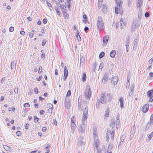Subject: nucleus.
Returning a JSON list of instances; mask_svg holds the SVG:
<instances>
[{"instance_id": "33", "label": "nucleus", "mask_w": 153, "mask_h": 153, "mask_svg": "<svg viewBox=\"0 0 153 153\" xmlns=\"http://www.w3.org/2000/svg\"><path fill=\"white\" fill-rule=\"evenodd\" d=\"M118 9L119 7H117V6L115 7V13L117 14H118Z\"/></svg>"}, {"instance_id": "35", "label": "nucleus", "mask_w": 153, "mask_h": 153, "mask_svg": "<svg viewBox=\"0 0 153 153\" xmlns=\"http://www.w3.org/2000/svg\"><path fill=\"white\" fill-rule=\"evenodd\" d=\"M103 9H102V11L103 12H104L106 11V8H107V6L106 5V4L103 5Z\"/></svg>"}, {"instance_id": "52", "label": "nucleus", "mask_w": 153, "mask_h": 153, "mask_svg": "<svg viewBox=\"0 0 153 153\" xmlns=\"http://www.w3.org/2000/svg\"><path fill=\"white\" fill-rule=\"evenodd\" d=\"M149 14L148 12H146L145 14V16L146 17V18L148 17L149 16Z\"/></svg>"}, {"instance_id": "13", "label": "nucleus", "mask_w": 153, "mask_h": 153, "mask_svg": "<svg viewBox=\"0 0 153 153\" xmlns=\"http://www.w3.org/2000/svg\"><path fill=\"white\" fill-rule=\"evenodd\" d=\"M83 112V115H87L88 114V107L86 106L85 109L82 110Z\"/></svg>"}, {"instance_id": "28", "label": "nucleus", "mask_w": 153, "mask_h": 153, "mask_svg": "<svg viewBox=\"0 0 153 153\" xmlns=\"http://www.w3.org/2000/svg\"><path fill=\"white\" fill-rule=\"evenodd\" d=\"M76 37L78 41H80L81 40V37L79 35V34L78 32V33L76 35Z\"/></svg>"}, {"instance_id": "39", "label": "nucleus", "mask_w": 153, "mask_h": 153, "mask_svg": "<svg viewBox=\"0 0 153 153\" xmlns=\"http://www.w3.org/2000/svg\"><path fill=\"white\" fill-rule=\"evenodd\" d=\"M16 134L17 136H19L21 135L22 133L20 131H18L16 132Z\"/></svg>"}, {"instance_id": "37", "label": "nucleus", "mask_w": 153, "mask_h": 153, "mask_svg": "<svg viewBox=\"0 0 153 153\" xmlns=\"http://www.w3.org/2000/svg\"><path fill=\"white\" fill-rule=\"evenodd\" d=\"M71 95V91L70 90H69L66 94V97H69Z\"/></svg>"}, {"instance_id": "64", "label": "nucleus", "mask_w": 153, "mask_h": 153, "mask_svg": "<svg viewBox=\"0 0 153 153\" xmlns=\"http://www.w3.org/2000/svg\"><path fill=\"white\" fill-rule=\"evenodd\" d=\"M150 119L151 122L153 123V115H151Z\"/></svg>"}, {"instance_id": "59", "label": "nucleus", "mask_w": 153, "mask_h": 153, "mask_svg": "<svg viewBox=\"0 0 153 153\" xmlns=\"http://www.w3.org/2000/svg\"><path fill=\"white\" fill-rule=\"evenodd\" d=\"M20 34L22 35V36L24 35H25V32L24 31H20Z\"/></svg>"}, {"instance_id": "56", "label": "nucleus", "mask_w": 153, "mask_h": 153, "mask_svg": "<svg viewBox=\"0 0 153 153\" xmlns=\"http://www.w3.org/2000/svg\"><path fill=\"white\" fill-rule=\"evenodd\" d=\"M46 41L45 40H44L42 42V46H44L45 45L46 43Z\"/></svg>"}, {"instance_id": "34", "label": "nucleus", "mask_w": 153, "mask_h": 153, "mask_svg": "<svg viewBox=\"0 0 153 153\" xmlns=\"http://www.w3.org/2000/svg\"><path fill=\"white\" fill-rule=\"evenodd\" d=\"M115 123L114 122L112 121L111 123H110V125L111 127L112 128L114 127L115 126Z\"/></svg>"}, {"instance_id": "27", "label": "nucleus", "mask_w": 153, "mask_h": 153, "mask_svg": "<svg viewBox=\"0 0 153 153\" xmlns=\"http://www.w3.org/2000/svg\"><path fill=\"white\" fill-rule=\"evenodd\" d=\"M47 5L49 7L50 10H51L52 8L53 7L52 6L51 4L47 1Z\"/></svg>"}, {"instance_id": "62", "label": "nucleus", "mask_w": 153, "mask_h": 153, "mask_svg": "<svg viewBox=\"0 0 153 153\" xmlns=\"http://www.w3.org/2000/svg\"><path fill=\"white\" fill-rule=\"evenodd\" d=\"M46 130V127H44L42 128V131L43 132H45Z\"/></svg>"}, {"instance_id": "44", "label": "nucleus", "mask_w": 153, "mask_h": 153, "mask_svg": "<svg viewBox=\"0 0 153 153\" xmlns=\"http://www.w3.org/2000/svg\"><path fill=\"white\" fill-rule=\"evenodd\" d=\"M53 125L57 126V123L56 120H53Z\"/></svg>"}, {"instance_id": "2", "label": "nucleus", "mask_w": 153, "mask_h": 153, "mask_svg": "<svg viewBox=\"0 0 153 153\" xmlns=\"http://www.w3.org/2000/svg\"><path fill=\"white\" fill-rule=\"evenodd\" d=\"M91 95V91L90 87L87 85L85 89V96L86 99H89Z\"/></svg>"}, {"instance_id": "40", "label": "nucleus", "mask_w": 153, "mask_h": 153, "mask_svg": "<svg viewBox=\"0 0 153 153\" xmlns=\"http://www.w3.org/2000/svg\"><path fill=\"white\" fill-rule=\"evenodd\" d=\"M30 106V105L28 103H25L24 104V106L25 107H28Z\"/></svg>"}, {"instance_id": "63", "label": "nucleus", "mask_w": 153, "mask_h": 153, "mask_svg": "<svg viewBox=\"0 0 153 153\" xmlns=\"http://www.w3.org/2000/svg\"><path fill=\"white\" fill-rule=\"evenodd\" d=\"M34 91L35 93L36 94H37L38 93V90L37 88H35Z\"/></svg>"}, {"instance_id": "12", "label": "nucleus", "mask_w": 153, "mask_h": 153, "mask_svg": "<svg viewBox=\"0 0 153 153\" xmlns=\"http://www.w3.org/2000/svg\"><path fill=\"white\" fill-rule=\"evenodd\" d=\"M108 36L106 35L105 36L103 39V42L105 43L106 44L108 42Z\"/></svg>"}, {"instance_id": "10", "label": "nucleus", "mask_w": 153, "mask_h": 153, "mask_svg": "<svg viewBox=\"0 0 153 153\" xmlns=\"http://www.w3.org/2000/svg\"><path fill=\"white\" fill-rule=\"evenodd\" d=\"M116 3L117 6V7H119V10H122V8L121 7L122 4L121 1H118L116 2Z\"/></svg>"}, {"instance_id": "22", "label": "nucleus", "mask_w": 153, "mask_h": 153, "mask_svg": "<svg viewBox=\"0 0 153 153\" xmlns=\"http://www.w3.org/2000/svg\"><path fill=\"white\" fill-rule=\"evenodd\" d=\"M3 147H4V149L6 151H9L10 149V148L9 147H8V146H6V145H4L3 146Z\"/></svg>"}, {"instance_id": "26", "label": "nucleus", "mask_w": 153, "mask_h": 153, "mask_svg": "<svg viewBox=\"0 0 153 153\" xmlns=\"http://www.w3.org/2000/svg\"><path fill=\"white\" fill-rule=\"evenodd\" d=\"M34 32L33 30H32L29 33V36L30 38H32L34 34L33 33Z\"/></svg>"}, {"instance_id": "47", "label": "nucleus", "mask_w": 153, "mask_h": 153, "mask_svg": "<svg viewBox=\"0 0 153 153\" xmlns=\"http://www.w3.org/2000/svg\"><path fill=\"white\" fill-rule=\"evenodd\" d=\"M68 1L67 5L68 7H69L71 5L70 1L71 0H67Z\"/></svg>"}, {"instance_id": "8", "label": "nucleus", "mask_w": 153, "mask_h": 153, "mask_svg": "<svg viewBox=\"0 0 153 153\" xmlns=\"http://www.w3.org/2000/svg\"><path fill=\"white\" fill-rule=\"evenodd\" d=\"M108 77V74L107 73H105L102 78V83H105L107 81Z\"/></svg>"}, {"instance_id": "18", "label": "nucleus", "mask_w": 153, "mask_h": 153, "mask_svg": "<svg viewBox=\"0 0 153 153\" xmlns=\"http://www.w3.org/2000/svg\"><path fill=\"white\" fill-rule=\"evenodd\" d=\"M65 107L68 109L70 107V104L69 102H66L65 104Z\"/></svg>"}, {"instance_id": "14", "label": "nucleus", "mask_w": 153, "mask_h": 153, "mask_svg": "<svg viewBox=\"0 0 153 153\" xmlns=\"http://www.w3.org/2000/svg\"><path fill=\"white\" fill-rule=\"evenodd\" d=\"M16 62L15 61H13L12 62L11 64V69L16 67Z\"/></svg>"}, {"instance_id": "45", "label": "nucleus", "mask_w": 153, "mask_h": 153, "mask_svg": "<svg viewBox=\"0 0 153 153\" xmlns=\"http://www.w3.org/2000/svg\"><path fill=\"white\" fill-rule=\"evenodd\" d=\"M149 79L153 77V72H150L149 74Z\"/></svg>"}, {"instance_id": "24", "label": "nucleus", "mask_w": 153, "mask_h": 153, "mask_svg": "<svg viewBox=\"0 0 153 153\" xmlns=\"http://www.w3.org/2000/svg\"><path fill=\"white\" fill-rule=\"evenodd\" d=\"M43 50H41V52L42 53V54L41 55V59H44L45 58V55L43 52H42Z\"/></svg>"}, {"instance_id": "55", "label": "nucleus", "mask_w": 153, "mask_h": 153, "mask_svg": "<svg viewBox=\"0 0 153 153\" xmlns=\"http://www.w3.org/2000/svg\"><path fill=\"white\" fill-rule=\"evenodd\" d=\"M34 122H36L38 121V118L37 117H36L35 116L34 118Z\"/></svg>"}, {"instance_id": "17", "label": "nucleus", "mask_w": 153, "mask_h": 153, "mask_svg": "<svg viewBox=\"0 0 153 153\" xmlns=\"http://www.w3.org/2000/svg\"><path fill=\"white\" fill-rule=\"evenodd\" d=\"M142 4V2L141 0H138L137 3V7L139 8H140Z\"/></svg>"}, {"instance_id": "9", "label": "nucleus", "mask_w": 153, "mask_h": 153, "mask_svg": "<svg viewBox=\"0 0 153 153\" xmlns=\"http://www.w3.org/2000/svg\"><path fill=\"white\" fill-rule=\"evenodd\" d=\"M85 62V59L84 57L82 56H80V66H82Z\"/></svg>"}, {"instance_id": "29", "label": "nucleus", "mask_w": 153, "mask_h": 153, "mask_svg": "<svg viewBox=\"0 0 153 153\" xmlns=\"http://www.w3.org/2000/svg\"><path fill=\"white\" fill-rule=\"evenodd\" d=\"M108 97V101L111 100V96L110 94H107Z\"/></svg>"}, {"instance_id": "23", "label": "nucleus", "mask_w": 153, "mask_h": 153, "mask_svg": "<svg viewBox=\"0 0 153 153\" xmlns=\"http://www.w3.org/2000/svg\"><path fill=\"white\" fill-rule=\"evenodd\" d=\"M153 132H152L150 134L148 135V137L149 138V140H150L153 137Z\"/></svg>"}, {"instance_id": "15", "label": "nucleus", "mask_w": 153, "mask_h": 153, "mask_svg": "<svg viewBox=\"0 0 153 153\" xmlns=\"http://www.w3.org/2000/svg\"><path fill=\"white\" fill-rule=\"evenodd\" d=\"M86 79V75L85 72H83L82 74V80L83 82H85Z\"/></svg>"}, {"instance_id": "53", "label": "nucleus", "mask_w": 153, "mask_h": 153, "mask_svg": "<svg viewBox=\"0 0 153 153\" xmlns=\"http://www.w3.org/2000/svg\"><path fill=\"white\" fill-rule=\"evenodd\" d=\"M134 85H132L130 87V89H131V91H133V89L134 88Z\"/></svg>"}, {"instance_id": "54", "label": "nucleus", "mask_w": 153, "mask_h": 153, "mask_svg": "<svg viewBox=\"0 0 153 153\" xmlns=\"http://www.w3.org/2000/svg\"><path fill=\"white\" fill-rule=\"evenodd\" d=\"M43 23L44 24H46L47 22V19H44L42 21Z\"/></svg>"}, {"instance_id": "41", "label": "nucleus", "mask_w": 153, "mask_h": 153, "mask_svg": "<svg viewBox=\"0 0 153 153\" xmlns=\"http://www.w3.org/2000/svg\"><path fill=\"white\" fill-rule=\"evenodd\" d=\"M9 31L10 32H13L14 30V28L13 27H10L9 29Z\"/></svg>"}, {"instance_id": "11", "label": "nucleus", "mask_w": 153, "mask_h": 153, "mask_svg": "<svg viewBox=\"0 0 153 153\" xmlns=\"http://www.w3.org/2000/svg\"><path fill=\"white\" fill-rule=\"evenodd\" d=\"M153 94V89L149 90L147 92V95L148 97H151Z\"/></svg>"}, {"instance_id": "20", "label": "nucleus", "mask_w": 153, "mask_h": 153, "mask_svg": "<svg viewBox=\"0 0 153 153\" xmlns=\"http://www.w3.org/2000/svg\"><path fill=\"white\" fill-rule=\"evenodd\" d=\"M76 125L74 122H71V129L74 131Z\"/></svg>"}, {"instance_id": "30", "label": "nucleus", "mask_w": 153, "mask_h": 153, "mask_svg": "<svg viewBox=\"0 0 153 153\" xmlns=\"http://www.w3.org/2000/svg\"><path fill=\"white\" fill-rule=\"evenodd\" d=\"M55 9L57 14L58 15L60 16V12H59V9L57 7H55Z\"/></svg>"}, {"instance_id": "32", "label": "nucleus", "mask_w": 153, "mask_h": 153, "mask_svg": "<svg viewBox=\"0 0 153 153\" xmlns=\"http://www.w3.org/2000/svg\"><path fill=\"white\" fill-rule=\"evenodd\" d=\"M99 2L98 3V7L100 9L102 6V1H100L99 0Z\"/></svg>"}, {"instance_id": "38", "label": "nucleus", "mask_w": 153, "mask_h": 153, "mask_svg": "<svg viewBox=\"0 0 153 153\" xmlns=\"http://www.w3.org/2000/svg\"><path fill=\"white\" fill-rule=\"evenodd\" d=\"M129 42L128 41L127 42L126 45V49H128L129 48Z\"/></svg>"}, {"instance_id": "51", "label": "nucleus", "mask_w": 153, "mask_h": 153, "mask_svg": "<svg viewBox=\"0 0 153 153\" xmlns=\"http://www.w3.org/2000/svg\"><path fill=\"white\" fill-rule=\"evenodd\" d=\"M29 125L28 123H26L25 126V128L26 129H27L28 128Z\"/></svg>"}, {"instance_id": "1", "label": "nucleus", "mask_w": 153, "mask_h": 153, "mask_svg": "<svg viewBox=\"0 0 153 153\" xmlns=\"http://www.w3.org/2000/svg\"><path fill=\"white\" fill-rule=\"evenodd\" d=\"M104 23L102 18L99 16L97 18V26L99 30L101 31L104 28Z\"/></svg>"}, {"instance_id": "21", "label": "nucleus", "mask_w": 153, "mask_h": 153, "mask_svg": "<svg viewBox=\"0 0 153 153\" xmlns=\"http://www.w3.org/2000/svg\"><path fill=\"white\" fill-rule=\"evenodd\" d=\"M99 141L98 140H97L96 142L95 143V149H98V148L99 147Z\"/></svg>"}, {"instance_id": "58", "label": "nucleus", "mask_w": 153, "mask_h": 153, "mask_svg": "<svg viewBox=\"0 0 153 153\" xmlns=\"http://www.w3.org/2000/svg\"><path fill=\"white\" fill-rule=\"evenodd\" d=\"M42 71V68L41 66H40L39 68V74L41 73Z\"/></svg>"}, {"instance_id": "3", "label": "nucleus", "mask_w": 153, "mask_h": 153, "mask_svg": "<svg viewBox=\"0 0 153 153\" xmlns=\"http://www.w3.org/2000/svg\"><path fill=\"white\" fill-rule=\"evenodd\" d=\"M111 80V82H112V84H114V85L117 84L118 82V77L116 76H112L111 79H110Z\"/></svg>"}, {"instance_id": "19", "label": "nucleus", "mask_w": 153, "mask_h": 153, "mask_svg": "<svg viewBox=\"0 0 153 153\" xmlns=\"http://www.w3.org/2000/svg\"><path fill=\"white\" fill-rule=\"evenodd\" d=\"M110 137H111L112 140H113L114 139V131H112L111 132L110 131Z\"/></svg>"}, {"instance_id": "43", "label": "nucleus", "mask_w": 153, "mask_h": 153, "mask_svg": "<svg viewBox=\"0 0 153 153\" xmlns=\"http://www.w3.org/2000/svg\"><path fill=\"white\" fill-rule=\"evenodd\" d=\"M15 110V108L14 107H12V108H10L8 109V111H13Z\"/></svg>"}, {"instance_id": "57", "label": "nucleus", "mask_w": 153, "mask_h": 153, "mask_svg": "<svg viewBox=\"0 0 153 153\" xmlns=\"http://www.w3.org/2000/svg\"><path fill=\"white\" fill-rule=\"evenodd\" d=\"M123 19L121 18L120 19V24H123V23H124L123 22Z\"/></svg>"}, {"instance_id": "60", "label": "nucleus", "mask_w": 153, "mask_h": 153, "mask_svg": "<svg viewBox=\"0 0 153 153\" xmlns=\"http://www.w3.org/2000/svg\"><path fill=\"white\" fill-rule=\"evenodd\" d=\"M125 24L124 23L122 24H120V27L121 29H123L125 26Z\"/></svg>"}, {"instance_id": "50", "label": "nucleus", "mask_w": 153, "mask_h": 153, "mask_svg": "<svg viewBox=\"0 0 153 153\" xmlns=\"http://www.w3.org/2000/svg\"><path fill=\"white\" fill-rule=\"evenodd\" d=\"M14 91L15 93L17 94L18 92V89L17 88H14Z\"/></svg>"}, {"instance_id": "31", "label": "nucleus", "mask_w": 153, "mask_h": 153, "mask_svg": "<svg viewBox=\"0 0 153 153\" xmlns=\"http://www.w3.org/2000/svg\"><path fill=\"white\" fill-rule=\"evenodd\" d=\"M100 101L99 100V101H97V102L96 105V107L97 108H99L100 107Z\"/></svg>"}, {"instance_id": "4", "label": "nucleus", "mask_w": 153, "mask_h": 153, "mask_svg": "<svg viewBox=\"0 0 153 153\" xmlns=\"http://www.w3.org/2000/svg\"><path fill=\"white\" fill-rule=\"evenodd\" d=\"M100 102L102 103H105L107 101L106 96L104 94H102L100 98Z\"/></svg>"}, {"instance_id": "61", "label": "nucleus", "mask_w": 153, "mask_h": 153, "mask_svg": "<svg viewBox=\"0 0 153 153\" xmlns=\"http://www.w3.org/2000/svg\"><path fill=\"white\" fill-rule=\"evenodd\" d=\"M150 97V99L149 100V102H152L153 101V95L151 97Z\"/></svg>"}, {"instance_id": "48", "label": "nucleus", "mask_w": 153, "mask_h": 153, "mask_svg": "<svg viewBox=\"0 0 153 153\" xmlns=\"http://www.w3.org/2000/svg\"><path fill=\"white\" fill-rule=\"evenodd\" d=\"M153 61V57L149 61V64H152Z\"/></svg>"}, {"instance_id": "5", "label": "nucleus", "mask_w": 153, "mask_h": 153, "mask_svg": "<svg viewBox=\"0 0 153 153\" xmlns=\"http://www.w3.org/2000/svg\"><path fill=\"white\" fill-rule=\"evenodd\" d=\"M68 72L67 67L65 66L64 67V75L63 77V79L65 81L68 76Z\"/></svg>"}, {"instance_id": "25", "label": "nucleus", "mask_w": 153, "mask_h": 153, "mask_svg": "<svg viewBox=\"0 0 153 153\" xmlns=\"http://www.w3.org/2000/svg\"><path fill=\"white\" fill-rule=\"evenodd\" d=\"M105 54V53L103 52H102L99 55V58L100 59L102 58L103 57Z\"/></svg>"}, {"instance_id": "46", "label": "nucleus", "mask_w": 153, "mask_h": 153, "mask_svg": "<svg viewBox=\"0 0 153 153\" xmlns=\"http://www.w3.org/2000/svg\"><path fill=\"white\" fill-rule=\"evenodd\" d=\"M75 120V118L74 116H73L71 118V122H74Z\"/></svg>"}, {"instance_id": "6", "label": "nucleus", "mask_w": 153, "mask_h": 153, "mask_svg": "<svg viewBox=\"0 0 153 153\" xmlns=\"http://www.w3.org/2000/svg\"><path fill=\"white\" fill-rule=\"evenodd\" d=\"M149 105L146 104L144 105L142 108V111L144 113H146L147 111L149 109Z\"/></svg>"}, {"instance_id": "16", "label": "nucleus", "mask_w": 153, "mask_h": 153, "mask_svg": "<svg viewBox=\"0 0 153 153\" xmlns=\"http://www.w3.org/2000/svg\"><path fill=\"white\" fill-rule=\"evenodd\" d=\"M116 53V52L115 50H112L110 53V56L111 57L113 58L114 57V56Z\"/></svg>"}, {"instance_id": "7", "label": "nucleus", "mask_w": 153, "mask_h": 153, "mask_svg": "<svg viewBox=\"0 0 153 153\" xmlns=\"http://www.w3.org/2000/svg\"><path fill=\"white\" fill-rule=\"evenodd\" d=\"M119 102L120 103V107L121 108H124V99L123 97H121L119 98Z\"/></svg>"}, {"instance_id": "42", "label": "nucleus", "mask_w": 153, "mask_h": 153, "mask_svg": "<svg viewBox=\"0 0 153 153\" xmlns=\"http://www.w3.org/2000/svg\"><path fill=\"white\" fill-rule=\"evenodd\" d=\"M63 14L65 18H68L69 17L68 14L66 12H64L63 13Z\"/></svg>"}, {"instance_id": "49", "label": "nucleus", "mask_w": 153, "mask_h": 153, "mask_svg": "<svg viewBox=\"0 0 153 153\" xmlns=\"http://www.w3.org/2000/svg\"><path fill=\"white\" fill-rule=\"evenodd\" d=\"M52 112V108H50L48 110V112L49 113V114H50Z\"/></svg>"}, {"instance_id": "36", "label": "nucleus", "mask_w": 153, "mask_h": 153, "mask_svg": "<svg viewBox=\"0 0 153 153\" xmlns=\"http://www.w3.org/2000/svg\"><path fill=\"white\" fill-rule=\"evenodd\" d=\"M109 110L110 109L109 108H108L105 111V115H109Z\"/></svg>"}]
</instances>
